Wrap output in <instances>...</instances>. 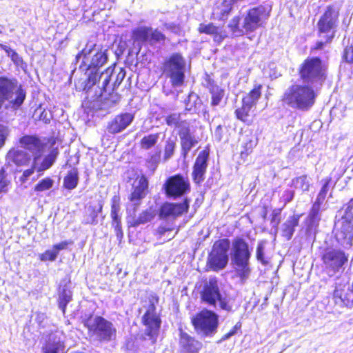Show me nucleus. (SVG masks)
I'll list each match as a JSON object with an SVG mask.
<instances>
[{
    "label": "nucleus",
    "mask_w": 353,
    "mask_h": 353,
    "mask_svg": "<svg viewBox=\"0 0 353 353\" xmlns=\"http://www.w3.org/2000/svg\"><path fill=\"white\" fill-rule=\"evenodd\" d=\"M202 346L201 342L180 330V353H199Z\"/></svg>",
    "instance_id": "24"
},
{
    "label": "nucleus",
    "mask_w": 353,
    "mask_h": 353,
    "mask_svg": "<svg viewBox=\"0 0 353 353\" xmlns=\"http://www.w3.org/2000/svg\"><path fill=\"white\" fill-rule=\"evenodd\" d=\"M19 144L23 150H28L33 157L42 155L43 144L41 140L35 136L25 135L20 138Z\"/></svg>",
    "instance_id": "25"
},
{
    "label": "nucleus",
    "mask_w": 353,
    "mask_h": 353,
    "mask_svg": "<svg viewBox=\"0 0 353 353\" xmlns=\"http://www.w3.org/2000/svg\"><path fill=\"white\" fill-rule=\"evenodd\" d=\"M161 133L150 134L144 136L141 141V148L143 150H150L154 146L159 139Z\"/></svg>",
    "instance_id": "36"
},
{
    "label": "nucleus",
    "mask_w": 353,
    "mask_h": 353,
    "mask_svg": "<svg viewBox=\"0 0 353 353\" xmlns=\"http://www.w3.org/2000/svg\"><path fill=\"white\" fill-rule=\"evenodd\" d=\"M26 98V92L17 80L0 76V111H17Z\"/></svg>",
    "instance_id": "4"
},
{
    "label": "nucleus",
    "mask_w": 353,
    "mask_h": 353,
    "mask_svg": "<svg viewBox=\"0 0 353 353\" xmlns=\"http://www.w3.org/2000/svg\"><path fill=\"white\" fill-rule=\"evenodd\" d=\"M88 334L100 343H108L116 339L117 328L114 324L101 316L90 317L85 322Z\"/></svg>",
    "instance_id": "8"
},
{
    "label": "nucleus",
    "mask_w": 353,
    "mask_h": 353,
    "mask_svg": "<svg viewBox=\"0 0 353 353\" xmlns=\"http://www.w3.org/2000/svg\"><path fill=\"white\" fill-rule=\"evenodd\" d=\"M32 155L23 149L12 148L6 155L8 163H13L17 166H23L29 164Z\"/></svg>",
    "instance_id": "27"
},
{
    "label": "nucleus",
    "mask_w": 353,
    "mask_h": 353,
    "mask_svg": "<svg viewBox=\"0 0 353 353\" xmlns=\"http://www.w3.org/2000/svg\"><path fill=\"white\" fill-rule=\"evenodd\" d=\"M232 0H223L221 3L216 5L213 10L214 17L223 20L228 17L232 10Z\"/></svg>",
    "instance_id": "31"
},
{
    "label": "nucleus",
    "mask_w": 353,
    "mask_h": 353,
    "mask_svg": "<svg viewBox=\"0 0 353 353\" xmlns=\"http://www.w3.org/2000/svg\"><path fill=\"white\" fill-rule=\"evenodd\" d=\"M79 182V174L77 169L70 170L63 179V186L65 189H74Z\"/></svg>",
    "instance_id": "35"
},
{
    "label": "nucleus",
    "mask_w": 353,
    "mask_h": 353,
    "mask_svg": "<svg viewBox=\"0 0 353 353\" xmlns=\"http://www.w3.org/2000/svg\"><path fill=\"white\" fill-rule=\"evenodd\" d=\"M107 52L108 50L101 45L87 43L85 48L76 55V63L82 59L79 70L85 71V74L87 76L86 88L90 89L94 85L104 88L111 80L114 68L108 67L102 70L103 66L108 60Z\"/></svg>",
    "instance_id": "1"
},
{
    "label": "nucleus",
    "mask_w": 353,
    "mask_h": 353,
    "mask_svg": "<svg viewBox=\"0 0 353 353\" xmlns=\"http://www.w3.org/2000/svg\"><path fill=\"white\" fill-rule=\"evenodd\" d=\"M212 36L214 41L218 43L222 42L225 37V36L223 35L221 28H219V31H217V32L214 34Z\"/></svg>",
    "instance_id": "62"
},
{
    "label": "nucleus",
    "mask_w": 353,
    "mask_h": 353,
    "mask_svg": "<svg viewBox=\"0 0 353 353\" xmlns=\"http://www.w3.org/2000/svg\"><path fill=\"white\" fill-rule=\"evenodd\" d=\"M103 203L100 201L97 205H90L87 210L84 220L83 221L85 224L95 225L98 223L97 217L99 214L102 211Z\"/></svg>",
    "instance_id": "30"
},
{
    "label": "nucleus",
    "mask_w": 353,
    "mask_h": 353,
    "mask_svg": "<svg viewBox=\"0 0 353 353\" xmlns=\"http://www.w3.org/2000/svg\"><path fill=\"white\" fill-rule=\"evenodd\" d=\"M256 145V143L252 140H249L245 143L243 146L244 150L241 151V154H248L252 152L253 148Z\"/></svg>",
    "instance_id": "61"
},
{
    "label": "nucleus",
    "mask_w": 353,
    "mask_h": 353,
    "mask_svg": "<svg viewBox=\"0 0 353 353\" xmlns=\"http://www.w3.org/2000/svg\"><path fill=\"white\" fill-rule=\"evenodd\" d=\"M290 186L301 193H305L310 190V181L306 174H303L292 179Z\"/></svg>",
    "instance_id": "32"
},
{
    "label": "nucleus",
    "mask_w": 353,
    "mask_h": 353,
    "mask_svg": "<svg viewBox=\"0 0 353 353\" xmlns=\"http://www.w3.org/2000/svg\"><path fill=\"white\" fill-rule=\"evenodd\" d=\"M265 244L264 241H259L257 244L256 250V256L257 260L263 265L267 263V261L265 259Z\"/></svg>",
    "instance_id": "47"
},
{
    "label": "nucleus",
    "mask_w": 353,
    "mask_h": 353,
    "mask_svg": "<svg viewBox=\"0 0 353 353\" xmlns=\"http://www.w3.org/2000/svg\"><path fill=\"white\" fill-rule=\"evenodd\" d=\"M148 190V180L144 176H137L132 184V192L130 196V201L134 205H139L140 201L145 197Z\"/></svg>",
    "instance_id": "23"
},
{
    "label": "nucleus",
    "mask_w": 353,
    "mask_h": 353,
    "mask_svg": "<svg viewBox=\"0 0 353 353\" xmlns=\"http://www.w3.org/2000/svg\"><path fill=\"white\" fill-rule=\"evenodd\" d=\"M112 225L114 229L117 240L121 242L123 237L121 220L112 221Z\"/></svg>",
    "instance_id": "54"
},
{
    "label": "nucleus",
    "mask_w": 353,
    "mask_h": 353,
    "mask_svg": "<svg viewBox=\"0 0 353 353\" xmlns=\"http://www.w3.org/2000/svg\"><path fill=\"white\" fill-rule=\"evenodd\" d=\"M230 248V242L228 239H222L214 243L207 263L211 270L218 272L227 266L229 261Z\"/></svg>",
    "instance_id": "11"
},
{
    "label": "nucleus",
    "mask_w": 353,
    "mask_h": 353,
    "mask_svg": "<svg viewBox=\"0 0 353 353\" xmlns=\"http://www.w3.org/2000/svg\"><path fill=\"white\" fill-rule=\"evenodd\" d=\"M221 132H222V127L221 125H218L215 130V132H214V136L216 137V139H217L219 141H220L221 139Z\"/></svg>",
    "instance_id": "64"
},
{
    "label": "nucleus",
    "mask_w": 353,
    "mask_h": 353,
    "mask_svg": "<svg viewBox=\"0 0 353 353\" xmlns=\"http://www.w3.org/2000/svg\"><path fill=\"white\" fill-rule=\"evenodd\" d=\"M133 38L139 43H149L151 45L165 40V35L158 30L150 27L141 26L133 30Z\"/></svg>",
    "instance_id": "20"
},
{
    "label": "nucleus",
    "mask_w": 353,
    "mask_h": 353,
    "mask_svg": "<svg viewBox=\"0 0 353 353\" xmlns=\"http://www.w3.org/2000/svg\"><path fill=\"white\" fill-rule=\"evenodd\" d=\"M210 92L212 94L211 105L213 106L218 105L222 100L224 95V90L216 85H211Z\"/></svg>",
    "instance_id": "38"
},
{
    "label": "nucleus",
    "mask_w": 353,
    "mask_h": 353,
    "mask_svg": "<svg viewBox=\"0 0 353 353\" xmlns=\"http://www.w3.org/2000/svg\"><path fill=\"white\" fill-rule=\"evenodd\" d=\"M154 214L150 210L143 211L138 217H132L128 220L130 227H137L140 225L147 223L152 220Z\"/></svg>",
    "instance_id": "34"
},
{
    "label": "nucleus",
    "mask_w": 353,
    "mask_h": 353,
    "mask_svg": "<svg viewBox=\"0 0 353 353\" xmlns=\"http://www.w3.org/2000/svg\"><path fill=\"white\" fill-rule=\"evenodd\" d=\"M57 256L58 255L52 248V250H48L45 252L39 254V257L41 261H54Z\"/></svg>",
    "instance_id": "51"
},
{
    "label": "nucleus",
    "mask_w": 353,
    "mask_h": 353,
    "mask_svg": "<svg viewBox=\"0 0 353 353\" xmlns=\"http://www.w3.org/2000/svg\"><path fill=\"white\" fill-rule=\"evenodd\" d=\"M219 27L214 26L212 23L208 24L201 23L199 27V31L200 33H205L212 36L219 31Z\"/></svg>",
    "instance_id": "46"
},
{
    "label": "nucleus",
    "mask_w": 353,
    "mask_h": 353,
    "mask_svg": "<svg viewBox=\"0 0 353 353\" xmlns=\"http://www.w3.org/2000/svg\"><path fill=\"white\" fill-rule=\"evenodd\" d=\"M317 95L313 86L295 83L285 89L281 101L293 110L307 112L314 106Z\"/></svg>",
    "instance_id": "2"
},
{
    "label": "nucleus",
    "mask_w": 353,
    "mask_h": 353,
    "mask_svg": "<svg viewBox=\"0 0 353 353\" xmlns=\"http://www.w3.org/2000/svg\"><path fill=\"white\" fill-rule=\"evenodd\" d=\"M10 59L17 66L23 68L25 65L22 57L17 52H12Z\"/></svg>",
    "instance_id": "58"
},
{
    "label": "nucleus",
    "mask_w": 353,
    "mask_h": 353,
    "mask_svg": "<svg viewBox=\"0 0 353 353\" xmlns=\"http://www.w3.org/2000/svg\"><path fill=\"white\" fill-rule=\"evenodd\" d=\"M323 203H319L318 201H315L313 203L312 208L310 211V213L321 215L320 212L321 210H325V208H322Z\"/></svg>",
    "instance_id": "60"
},
{
    "label": "nucleus",
    "mask_w": 353,
    "mask_h": 353,
    "mask_svg": "<svg viewBox=\"0 0 353 353\" xmlns=\"http://www.w3.org/2000/svg\"><path fill=\"white\" fill-rule=\"evenodd\" d=\"M190 200L184 198L181 203H174L166 202L160 209L159 216L161 219H175L187 212L190 206Z\"/></svg>",
    "instance_id": "21"
},
{
    "label": "nucleus",
    "mask_w": 353,
    "mask_h": 353,
    "mask_svg": "<svg viewBox=\"0 0 353 353\" xmlns=\"http://www.w3.org/2000/svg\"><path fill=\"white\" fill-rule=\"evenodd\" d=\"M335 222V237L337 242L344 248H349L353 241V199H352L344 209L339 212Z\"/></svg>",
    "instance_id": "6"
},
{
    "label": "nucleus",
    "mask_w": 353,
    "mask_h": 353,
    "mask_svg": "<svg viewBox=\"0 0 353 353\" xmlns=\"http://www.w3.org/2000/svg\"><path fill=\"white\" fill-rule=\"evenodd\" d=\"M196 330L205 336H213L217 330L218 315L210 310H203L192 319Z\"/></svg>",
    "instance_id": "13"
},
{
    "label": "nucleus",
    "mask_w": 353,
    "mask_h": 353,
    "mask_svg": "<svg viewBox=\"0 0 353 353\" xmlns=\"http://www.w3.org/2000/svg\"><path fill=\"white\" fill-rule=\"evenodd\" d=\"M178 134L180 139L181 155L184 159L187 157L190 150L199 143V139L190 128V123L185 120L181 125Z\"/></svg>",
    "instance_id": "19"
},
{
    "label": "nucleus",
    "mask_w": 353,
    "mask_h": 353,
    "mask_svg": "<svg viewBox=\"0 0 353 353\" xmlns=\"http://www.w3.org/2000/svg\"><path fill=\"white\" fill-rule=\"evenodd\" d=\"M339 14V10L336 8L329 6L317 23L319 35L325 37L326 42H330L334 37Z\"/></svg>",
    "instance_id": "12"
},
{
    "label": "nucleus",
    "mask_w": 353,
    "mask_h": 353,
    "mask_svg": "<svg viewBox=\"0 0 353 353\" xmlns=\"http://www.w3.org/2000/svg\"><path fill=\"white\" fill-rule=\"evenodd\" d=\"M134 117L130 113H124L115 117L108 125L110 133L117 134L125 130L133 121Z\"/></svg>",
    "instance_id": "26"
},
{
    "label": "nucleus",
    "mask_w": 353,
    "mask_h": 353,
    "mask_svg": "<svg viewBox=\"0 0 353 353\" xmlns=\"http://www.w3.org/2000/svg\"><path fill=\"white\" fill-rule=\"evenodd\" d=\"M70 241H63L59 243L55 244L53 245L52 248L55 251L57 255L60 251L65 250L69 244H70Z\"/></svg>",
    "instance_id": "59"
},
{
    "label": "nucleus",
    "mask_w": 353,
    "mask_h": 353,
    "mask_svg": "<svg viewBox=\"0 0 353 353\" xmlns=\"http://www.w3.org/2000/svg\"><path fill=\"white\" fill-rule=\"evenodd\" d=\"M186 61L179 53H174L165 61L163 73L170 79L173 88L183 85L185 80Z\"/></svg>",
    "instance_id": "10"
},
{
    "label": "nucleus",
    "mask_w": 353,
    "mask_h": 353,
    "mask_svg": "<svg viewBox=\"0 0 353 353\" xmlns=\"http://www.w3.org/2000/svg\"><path fill=\"white\" fill-rule=\"evenodd\" d=\"M185 120H181V114L178 113H172L165 118L166 124L169 126H175L180 130L181 125Z\"/></svg>",
    "instance_id": "43"
},
{
    "label": "nucleus",
    "mask_w": 353,
    "mask_h": 353,
    "mask_svg": "<svg viewBox=\"0 0 353 353\" xmlns=\"http://www.w3.org/2000/svg\"><path fill=\"white\" fill-rule=\"evenodd\" d=\"M322 260L325 272L330 276H332L343 270V265L347 261V256L340 250L330 248L324 252Z\"/></svg>",
    "instance_id": "15"
},
{
    "label": "nucleus",
    "mask_w": 353,
    "mask_h": 353,
    "mask_svg": "<svg viewBox=\"0 0 353 353\" xmlns=\"http://www.w3.org/2000/svg\"><path fill=\"white\" fill-rule=\"evenodd\" d=\"M294 194L295 192L294 190L288 189L283 192L281 196V202L283 203V206L293 200Z\"/></svg>",
    "instance_id": "53"
},
{
    "label": "nucleus",
    "mask_w": 353,
    "mask_h": 353,
    "mask_svg": "<svg viewBox=\"0 0 353 353\" xmlns=\"http://www.w3.org/2000/svg\"><path fill=\"white\" fill-rule=\"evenodd\" d=\"M199 101L200 100L198 95L196 93L191 92L185 101L186 109L191 110L193 107L196 105Z\"/></svg>",
    "instance_id": "48"
},
{
    "label": "nucleus",
    "mask_w": 353,
    "mask_h": 353,
    "mask_svg": "<svg viewBox=\"0 0 353 353\" xmlns=\"http://www.w3.org/2000/svg\"><path fill=\"white\" fill-rule=\"evenodd\" d=\"M125 76V71L121 69L119 72L115 77V79L113 82L111 83L112 81V79H111L105 88H98L100 90V97H103L106 93L109 95V97L108 98L104 97V101L103 103V108H110L119 101L120 97L117 93H113L112 92L119 86ZM113 77L114 74H112V78Z\"/></svg>",
    "instance_id": "17"
},
{
    "label": "nucleus",
    "mask_w": 353,
    "mask_h": 353,
    "mask_svg": "<svg viewBox=\"0 0 353 353\" xmlns=\"http://www.w3.org/2000/svg\"><path fill=\"white\" fill-rule=\"evenodd\" d=\"M321 220V215L315 214L309 212L306 220L307 232L311 233L316 229L319 226V221Z\"/></svg>",
    "instance_id": "40"
},
{
    "label": "nucleus",
    "mask_w": 353,
    "mask_h": 353,
    "mask_svg": "<svg viewBox=\"0 0 353 353\" xmlns=\"http://www.w3.org/2000/svg\"><path fill=\"white\" fill-rule=\"evenodd\" d=\"M268 18L266 9L263 6L250 8L241 12L240 17H234L228 27L234 36H241L245 33L252 32L261 26L263 21Z\"/></svg>",
    "instance_id": "3"
},
{
    "label": "nucleus",
    "mask_w": 353,
    "mask_h": 353,
    "mask_svg": "<svg viewBox=\"0 0 353 353\" xmlns=\"http://www.w3.org/2000/svg\"><path fill=\"white\" fill-rule=\"evenodd\" d=\"M210 152L207 150L201 151L193 166L192 179L196 184H201L205 179Z\"/></svg>",
    "instance_id": "22"
},
{
    "label": "nucleus",
    "mask_w": 353,
    "mask_h": 353,
    "mask_svg": "<svg viewBox=\"0 0 353 353\" xmlns=\"http://www.w3.org/2000/svg\"><path fill=\"white\" fill-rule=\"evenodd\" d=\"M299 216H290L281 225V234L287 240H290L295 231V228L299 225Z\"/></svg>",
    "instance_id": "29"
},
{
    "label": "nucleus",
    "mask_w": 353,
    "mask_h": 353,
    "mask_svg": "<svg viewBox=\"0 0 353 353\" xmlns=\"http://www.w3.org/2000/svg\"><path fill=\"white\" fill-rule=\"evenodd\" d=\"M326 68L318 57L308 58L302 63L299 74L301 79L312 86L321 85L326 78Z\"/></svg>",
    "instance_id": "9"
},
{
    "label": "nucleus",
    "mask_w": 353,
    "mask_h": 353,
    "mask_svg": "<svg viewBox=\"0 0 353 353\" xmlns=\"http://www.w3.org/2000/svg\"><path fill=\"white\" fill-rule=\"evenodd\" d=\"M261 85H259L254 87L246 96L243 98L242 102L248 107L252 108L256 105L257 101L261 97Z\"/></svg>",
    "instance_id": "33"
},
{
    "label": "nucleus",
    "mask_w": 353,
    "mask_h": 353,
    "mask_svg": "<svg viewBox=\"0 0 353 353\" xmlns=\"http://www.w3.org/2000/svg\"><path fill=\"white\" fill-rule=\"evenodd\" d=\"M176 148V142L172 138H168L165 142L163 161H167L172 157Z\"/></svg>",
    "instance_id": "39"
},
{
    "label": "nucleus",
    "mask_w": 353,
    "mask_h": 353,
    "mask_svg": "<svg viewBox=\"0 0 353 353\" xmlns=\"http://www.w3.org/2000/svg\"><path fill=\"white\" fill-rule=\"evenodd\" d=\"M333 297L336 303L341 306L348 307L353 303V283H349L347 276L336 279Z\"/></svg>",
    "instance_id": "16"
},
{
    "label": "nucleus",
    "mask_w": 353,
    "mask_h": 353,
    "mask_svg": "<svg viewBox=\"0 0 353 353\" xmlns=\"http://www.w3.org/2000/svg\"><path fill=\"white\" fill-rule=\"evenodd\" d=\"M241 323H239V322L237 323L229 332H228L227 334H224L222 336V338L221 339L220 341H224L225 340H228L232 336L234 335L236 333L237 330L241 328Z\"/></svg>",
    "instance_id": "57"
},
{
    "label": "nucleus",
    "mask_w": 353,
    "mask_h": 353,
    "mask_svg": "<svg viewBox=\"0 0 353 353\" xmlns=\"http://www.w3.org/2000/svg\"><path fill=\"white\" fill-rule=\"evenodd\" d=\"M3 173L4 170L1 168L0 170V193L7 190V186L8 184V181L6 180Z\"/></svg>",
    "instance_id": "56"
},
{
    "label": "nucleus",
    "mask_w": 353,
    "mask_h": 353,
    "mask_svg": "<svg viewBox=\"0 0 353 353\" xmlns=\"http://www.w3.org/2000/svg\"><path fill=\"white\" fill-rule=\"evenodd\" d=\"M161 161V151L157 150L153 152H150L146 159V167L152 173L157 168Z\"/></svg>",
    "instance_id": "37"
},
{
    "label": "nucleus",
    "mask_w": 353,
    "mask_h": 353,
    "mask_svg": "<svg viewBox=\"0 0 353 353\" xmlns=\"http://www.w3.org/2000/svg\"><path fill=\"white\" fill-rule=\"evenodd\" d=\"M343 58L347 63H353V46H347L345 48Z\"/></svg>",
    "instance_id": "55"
},
{
    "label": "nucleus",
    "mask_w": 353,
    "mask_h": 353,
    "mask_svg": "<svg viewBox=\"0 0 353 353\" xmlns=\"http://www.w3.org/2000/svg\"><path fill=\"white\" fill-rule=\"evenodd\" d=\"M10 132V130L8 126L0 124V149L4 145Z\"/></svg>",
    "instance_id": "52"
},
{
    "label": "nucleus",
    "mask_w": 353,
    "mask_h": 353,
    "mask_svg": "<svg viewBox=\"0 0 353 353\" xmlns=\"http://www.w3.org/2000/svg\"><path fill=\"white\" fill-rule=\"evenodd\" d=\"M111 213L110 216L112 221L121 220L119 212L121 210L120 207V199L118 196H114L111 200Z\"/></svg>",
    "instance_id": "41"
},
{
    "label": "nucleus",
    "mask_w": 353,
    "mask_h": 353,
    "mask_svg": "<svg viewBox=\"0 0 353 353\" xmlns=\"http://www.w3.org/2000/svg\"><path fill=\"white\" fill-rule=\"evenodd\" d=\"M59 152L57 148L52 149L50 153L44 157L42 162L40 163L39 161L41 155L35 156L34 159V167L36 168L37 172H43L50 168L54 163Z\"/></svg>",
    "instance_id": "28"
},
{
    "label": "nucleus",
    "mask_w": 353,
    "mask_h": 353,
    "mask_svg": "<svg viewBox=\"0 0 353 353\" xmlns=\"http://www.w3.org/2000/svg\"><path fill=\"white\" fill-rule=\"evenodd\" d=\"M331 179L327 178L323 180L324 183L321 188L317 197L316 199V201L319 203H324L325 198L327 196V192L329 191V186L330 183Z\"/></svg>",
    "instance_id": "44"
},
{
    "label": "nucleus",
    "mask_w": 353,
    "mask_h": 353,
    "mask_svg": "<svg viewBox=\"0 0 353 353\" xmlns=\"http://www.w3.org/2000/svg\"><path fill=\"white\" fill-rule=\"evenodd\" d=\"M163 188L168 198L177 199L190 192V183L187 177L175 174L168 178Z\"/></svg>",
    "instance_id": "14"
},
{
    "label": "nucleus",
    "mask_w": 353,
    "mask_h": 353,
    "mask_svg": "<svg viewBox=\"0 0 353 353\" xmlns=\"http://www.w3.org/2000/svg\"><path fill=\"white\" fill-rule=\"evenodd\" d=\"M250 110L251 108L248 107L245 104L243 103L242 107L241 108L236 109L235 111L237 119L245 121Z\"/></svg>",
    "instance_id": "50"
},
{
    "label": "nucleus",
    "mask_w": 353,
    "mask_h": 353,
    "mask_svg": "<svg viewBox=\"0 0 353 353\" xmlns=\"http://www.w3.org/2000/svg\"><path fill=\"white\" fill-rule=\"evenodd\" d=\"M36 171V168L34 167V161H32V165L31 168L25 170L23 173L22 178L23 180H26L29 176H30L34 172Z\"/></svg>",
    "instance_id": "63"
},
{
    "label": "nucleus",
    "mask_w": 353,
    "mask_h": 353,
    "mask_svg": "<svg viewBox=\"0 0 353 353\" xmlns=\"http://www.w3.org/2000/svg\"><path fill=\"white\" fill-rule=\"evenodd\" d=\"M72 293L69 290L63 288L59 293V307L65 312L67 304L71 301Z\"/></svg>",
    "instance_id": "42"
},
{
    "label": "nucleus",
    "mask_w": 353,
    "mask_h": 353,
    "mask_svg": "<svg viewBox=\"0 0 353 353\" xmlns=\"http://www.w3.org/2000/svg\"><path fill=\"white\" fill-rule=\"evenodd\" d=\"M62 345L60 342L49 341L43 347L44 353H58Z\"/></svg>",
    "instance_id": "49"
},
{
    "label": "nucleus",
    "mask_w": 353,
    "mask_h": 353,
    "mask_svg": "<svg viewBox=\"0 0 353 353\" xmlns=\"http://www.w3.org/2000/svg\"><path fill=\"white\" fill-rule=\"evenodd\" d=\"M155 310V305L153 303H150L147 311L142 317L143 324L145 327V334L152 341L156 340L161 323V319Z\"/></svg>",
    "instance_id": "18"
},
{
    "label": "nucleus",
    "mask_w": 353,
    "mask_h": 353,
    "mask_svg": "<svg viewBox=\"0 0 353 353\" xmlns=\"http://www.w3.org/2000/svg\"><path fill=\"white\" fill-rule=\"evenodd\" d=\"M252 250L249 244L242 238L237 237L232 242L231 264L241 281H246L250 274V259L252 256Z\"/></svg>",
    "instance_id": "5"
},
{
    "label": "nucleus",
    "mask_w": 353,
    "mask_h": 353,
    "mask_svg": "<svg viewBox=\"0 0 353 353\" xmlns=\"http://www.w3.org/2000/svg\"><path fill=\"white\" fill-rule=\"evenodd\" d=\"M201 298L203 303L214 308L219 307L226 312H231L233 307L232 299L220 292L216 278H210L203 286Z\"/></svg>",
    "instance_id": "7"
},
{
    "label": "nucleus",
    "mask_w": 353,
    "mask_h": 353,
    "mask_svg": "<svg viewBox=\"0 0 353 353\" xmlns=\"http://www.w3.org/2000/svg\"><path fill=\"white\" fill-rule=\"evenodd\" d=\"M54 184V181L50 178H45L41 180L34 187L36 192H43L50 189Z\"/></svg>",
    "instance_id": "45"
}]
</instances>
